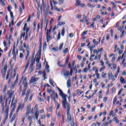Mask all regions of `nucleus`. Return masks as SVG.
<instances>
[{"mask_svg":"<svg viewBox=\"0 0 126 126\" xmlns=\"http://www.w3.org/2000/svg\"><path fill=\"white\" fill-rule=\"evenodd\" d=\"M105 70V66L102 67L99 70V71H103Z\"/></svg>","mask_w":126,"mask_h":126,"instance_id":"774afa93","label":"nucleus"},{"mask_svg":"<svg viewBox=\"0 0 126 126\" xmlns=\"http://www.w3.org/2000/svg\"><path fill=\"white\" fill-rule=\"evenodd\" d=\"M39 79H40L39 77L35 78V77L32 76L31 78L30 82V83H34V82H36V81H38Z\"/></svg>","mask_w":126,"mask_h":126,"instance_id":"6e6552de","label":"nucleus"},{"mask_svg":"<svg viewBox=\"0 0 126 126\" xmlns=\"http://www.w3.org/2000/svg\"><path fill=\"white\" fill-rule=\"evenodd\" d=\"M102 74H103V75H102V77L103 78H105V77H106V76H107V74H106V73H104V72H102Z\"/></svg>","mask_w":126,"mask_h":126,"instance_id":"5fc2aeb1","label":"nucleus"},{"mask_svg":"<svg viewBox=\"0 0 126 126\" xmlns=\"http://www.w3.org/2000/svg\"><path fill=\"white\" fill-rule=\"evenodd\" d=\"M15 54V44L13 45V51H12V55H14Z\"/></svg>","mask_w":126,"mask_h":126,"instance_id":"c9c22d12","label":"nucleus"},{"mask_svg":"<svg viewBox=\"0 0 126 126\" xmlns=\"http://www.w3.org/2000/svg\"><path fill=\"white\" fill-rule=\"evenodd\" d=\"M118 50H119V48H118V45H116L115 46V51H114V53H116L117 52V51H118Z\"/></svg>","mask_w":126,"mask_h":126,"instance_id":"a19ab883","label":"nucleus"},{"mask_svg":"<svg viewBox=\"0 0 126 126\" xmlns=\"http://www.w3.org/2000/svg\"><path fill=\"white\" fill-rule=\"evenodd\" d=\"M58 24L60 26H62V25H64V24H65V23L63 22H59Z\"/></svg>","mask_w":126,"mask_h":126,"instance_id":"79ce46f5","label":"nucleus"},{"mask_svg":"<svg viewBox=\"0 0 126 126\" xmlns=\"http://www.w3.org/2000/svg\"><path fill=\"white\" fill-rule=\"evenodd\" d=\"M124 81H125V79L123 76L120 77V82L121 83H124Z\"/></svg>","mask_w":126,"mask_h":126,"instance_id":"473e14b6","label":"nucleus"},{"mask_svg":"<svg viewBox=\"0 0 126 126\" xmlns=\"http://www.w3.org/2000/svg\"><path fill=\"white\" fill-rule=\"evenodd\" d=\"M113 122H116L117 124H119L120 123V121L118 120V117H114L113 118Z\"/></svg>","mask_w":126,"mask_h":126,"instance_id":"a878e982","label":"nucleus"},{"mask_svg":"<svg viewBox=\"0 0 126 126\" xmlns=\"http://www.w3.org/2000/svg\"><path fill=\"white\" fill-rule=\"evenodd\" d=\"M42 67V65H41V63H38L36 64V69H39V68H41Z\"/></svg>","mask_w":126,"mask_h":126,"instance_id":"b1692460","label":"nucleus"},{"mask_svg":"<svg viewBox=\"0 0 126 126\" xmlns=\"http://www.w3.org/2000/svg\"><path fill=\"white\" fill-rule=\"evenodd\" d=\"M117 96H115L113 99V105H115V104H116V102H117Z\"/></svg>","mask_w":126,"mask_h":126,"instance_id":"f704fd0d","label":"nucleus"},{"mask_svg":"<svg viewBox=\"0 0 126 126\" xmlns=\"http://www.w3.org/2000/svg\"><path fill=\"white\" fill-rule=\"evenodd\" d=\"M52 50L54 51V52H58L59 51V48L58 47H54L52 48Z\"/></svg>","mask_w":126,"mask_h":126,"instance_id":"4c0bfd02","label":"nucleus"},{"mask_svg":"<svg viewBox=\"0 0 126 126\" xmlns=\"http://www.w3.org/2000/svg\"><path fill=\"white\" fill-rule=\"evenodd\" d=\"M51 30H52V27H50L49 30H47V32L46 33H48L49 34H50L51 33Z\"/></svg>","mask_w":126,"mask_h":126,"instance_id":"e2e57ef3","label":"nucleus"},{"mask_svg":"<svg viewBox=\"0 0 126 126\" xmlns=\"http://www.w3.org/2000/svg\"><path fill=\"white\" fill-rule=\"evenodd\" d=\"M44 10H45V13H48L50 10V6L49 5H47V6H45V7L44 8Z\"/></svg>","mask_w":126,"mask_h":126,"instance_id":"f8f14e48","label":"nucleus"},{"mask_svg":"<svg viewBox=\"0 0 126 126\" xmlns=\"http://www.w3.org/2000/svg\"><path fill=\"white\" fill-rule=\"evenodd\" d=\"M48 20H47V17L45 16L44 20V23L46 24V25H48Z\"/></svg>","mask_w":126,"mask_h":126,"instance_id":"c756f323","label":"nucleus"},{"mask_svg":"<svg viewBox=\"0 0 126 126\" xmlns=\"http://www.w3.org/2000/svg\"><path fill=\"white\" fill-rule=\"evenodd\" d=\"M33 114V108L31 109V104H29L27 106V113L26 114V117H28L30 114Z\"/></svg>","mask_w":126,"mask_h":126,"instance_id":"20e7f679","label":"nucleus"},{"mask_svg":"<svg viewBox=\"0 0 126 126\" xmlns=\"http://www.w3.org/2000/svg\"><path fill=\"white\" fill-rule=\"evenodd\" d=\"M25 35H26L25 32H24V33H22L21 35L20 39H21L22 38V37L23 38H24V37H25Z\"/></svg>","mask_w":126,"mask_h":126,"instance_id":"603ef678","label":"nucleus"},{"mask_svg":"<svg viewBox=\"0 0 126 126\" xmlns=\"http://www.w3.org/2000/svg\"><path fill=\"white\" fill-rule=\"evenodd\" d=\"M45 67L47 72H50V69H49V67H50V66H49V65L46 64Z\"/></svg>","mask_w":126,"mask_h":126,"instance_id":"58836bf2","label":"nucleus"},{"mask_svg":"<svg viewBox=\"0 0 126 126\" xmlns=\"http://www.w3.org/2000/svg\"><path fill=\"white\" fill-rule=\"evenodd\" d=\"M14 84L18 83V76H17L15 81L14 82Z\"/></svg>","mask_w":126,"mask_h":126,"instance_id":"ea45409f","label":"nucleus"},{"mask_svg":"<svg viewBox=\"0 0 126 126\" xmlns=\"http://www.w3.org/2000/svg\"><path fill=\"white\" fill-rule=\"evenodd\" d=\"M126 52L125 51L124 54L122 55V59H124V57H126Z\"/></svg>","mask_w":126,"mask_h":126,"instance_id":"338daca9","label":"nucleus"},{"mask_svg":"<svg viewBox=\"0 0 126 126\" xmlns=\"http://www.w3.org/2000/svg\"><path fill=\"white\" fill-rule=\"evenodd\" d=\"M41 52H42V45H41V43H40L39 48V53L41 54Z\"/></svg>","mask_w":126,"mask_h":126,"instance_id":"e433bc0d","label":"nucleus"},{"mask_svg":"<svg viewBox=\"0 0 126 126\" xmlns=\"http://www.w3.org/2000/svg\"><path fill=\"white\" fill-rule=\"evenodd\" d=\"M47 92H48V93H52L53 94V92H54V91H53V90H52V89H47Z\"/></svg>","mask_w":126,"mask_h":126,"instance_id":"7c9ffc66","label":"nucleus"},{"mask_svg":"<svg viewBox=\"0 0 126 126\" xmlns=\"http://www.w3.org/2000/svg\"><path fill=\"white\" fill-rule=\"evenodd\" d=\"M28 66H29V60L28 61V63L25 66V69L24 70V72H26V70H27V69L28 68Z\"/></svg>","mask_w":126,"mask_h":126,"instance_id":"412c9836","label":"nucleus"},{"mask_svg":"<svg viewBox=\"0 0 126 126\" xmlns=\"http://www.w3.org/2000/svg\"><path fill=\"white\" fill-rule=\"evenodd\" d=\"M52 39V36L50 35V33L49 32L46 33V41L47 42H49L50 40Z\"/></svg>","mask_w":126,"mask_h":126,"instance_id":"9d476101","label":"nucleus"},{"mask_svg":"<svg viewBox=\"0 0 126 126\" xmlns=\"http://www.w3.org/2000/svg\"><path fill=\"white\" fill-rule=\"evenodd\" d=\"M26 28H28V27H27V23H25L23 28V30L24 31H25V30L26 29Z\"/></svg>","mask_w":126,"mask_h":126,"instance_id":"8fccbe9b","label":"nucleus"},{"mask_svg":"<svg viewBox=\"0 0 126 126\" xmlns=\"http://www.w3.org/2000/svg\"><path fill=\"white\" fill-rule=\"evenodd\" d=\"M57 88L60 92L59 94L60 96H61V97H62L63 99V100H62V103H64L65 102H67V101L66 100V97H67V95L66 94H65L63 92V91H62L61 89H60V88L57 87Z\"/></svg>","mask_w":126,"mask_h":126,"instance_id":"7ed1b4c3","label":"nucleus"},{"mask_svg":"<svg viewBox=\"0 0 126 126\" xmlns=\"http://www.w3.org/2000/svg\"><path fill=\"white\" fill-rule=\"evenodd\" d=\"M63 43H62L60 45V46H59L60 51H61L62 50V49H63Z\"/></svg>","mask_w":126,"mask_h":126,"instance_id":"a18cd8bd","label":"nucleus"},{"mask_svg":"<svg viewBox=\"0 0 126 126\" xmlns=\"http://www.w3.org/2000/svg\"><path fill=\"white\" fill-rule=\"evenodd\" d=\"M29 97V95H26V97H25V98L24 99V102H27V100H28Z\"/></svg>","mask_w":126,"mask_h":126,"instance_id":"de8ad7c7","label":"nucleus"},{"mask_svg":"<svg viewBox=\"0 0 126 126\" xmlns=\"http://www.w3.org/2000/svg\"><path fill=\"white\" fill-rule=\"evenodd\" d=\"M100 64H101V66H102V67L105 66V63H104V62L103 61H100Z\"/></svg>","mask_w":126,"mask_h":126,"instance_id":"4d7b16f0","label":"nucleus"},{"mask_svg":"<svg viewBox=\"0 0 126 126\" xmlns=\"http://www.w3.org/2000/svg\"><path fill=\"white\" fill-rule=\"evenodd\" d=\"M32 119H33V116H29L28 118V121H30V126H31V125H32L33 121H32Z\"/></svg>","mask_w":126,"mask_h":126,"instance_id":"9b49d317","label":"nucleus"},{"mask_svg":"<svg viewBox=\"0 0 126 126\" xmlns=\"http://www.w3.org/2000/svg\"><path fill=\"white\" fill-rule=\"evenodd\" d=\"M68 52V49L67 48H65L63 51L64 54H66Z\"/></svg>","mask_w":126,"mask_h":126,"instance_id":"052dcab7","label":"nucleus"},{"mask_svg":"<svg viewBox=\"0 0 126 126\" xmlns=\"http://www.w3.org/2000/svg\"><path fill=\"white\" fill-rule=\"evenodd\" d=\"M88 5L89 6H90V7H95V5L94 4H91V3H88Z\"/></svg>","mask_w":126,"mask_h":126,"instance_id":"c03bdc74","label":"nucleus"},{"mask_svg":"<svg viewBox=\"0 0 126 126\" xmlns=\"http://www.w3.org/2000/svg\"><path fill=\"white\" fill-rule=\"evenodd\" d=\"M10 73V72L8 71L6 77V79H8V77L9 76V74Z\"/></svg>","mask_w":126,"mask_h":126,"instance_id":"0e129e2a","label":"nucleus"},{"mask_svg":"<svg viewBox=\"0 0 126 126\" xmlns=\"http://www.w3.org/2000/svg\"><path fill=\"white\" fill-rule=\"evenodd\" d=\"M71 86V80L69 78L68 80L67 81V87L68 88H69Z\"/></svg>","mask_w":126,"mask_h":126,"instance_id":"ddd939ff","label":"nucleus"},{"mask_svg":"<svg viewBox=\"0 0 126 126\" xmlns=\"http://www.w3.org/2000/svg\"><path fill=\"white\" fill-rule=\"evenodd\" d=\"M36 62L37 63H40V57L36 58Z\"/></svg>","mask_w":126,"mask_h":126,"instance_id":"69168bd1","label":"nucleus"},{"mask_svg":"<svg viewBox=\"0 0 126 126\" xmlns=\"http://www.w3.org/2000/svg\"><path fill=\"white\" fill-rule=\"evenodd\" d=\"M8 101H9V103H10V102L11 101V97H10L9 98H6V103H5V104H6V103H7V102H8Z\"/></svg>","mask_w":126,"mask_h":126,"instance_id":"09e8293b","label":"nucleus"},{"mask_svg":"<svg viewBox=\"0 0 126 126\" xmlns=\"http://www.w3.org/2000/svg\"><path fill=\"white\" fill-rule=\"evenodd\" d=\"M76 6H79L80 4L81 3V1H80L79 0H76Z\"/></svg>","mask_w":126,"mask_h":126,"instance_id":"bb28decb","label":"nucleus"},{"mask_svg":"<svg viewBox=\"0 0 126 126\" xmlns=\"http://www.w3.org/2000/svg\"><path fill=\"white\" fill-rule=\"evenodd\" d=\"M54 10H56V11H58V12H60V11H62V10H63V8H58V7L54 6Z\"/></svg>","mask_w":126,"mask_h":126,"instance_id":"aec40b11","label":"nucleus"},{"mask_svg":"<svg viewBox=\"0 0 126 126\" xmlns=\"http://www.w3.org/2000/svg\"><path fill=\"white\" fill-rule=\"evenodd\" d=\"M17 101H15L13 102H12L11 106H13V107H15V105H16V103Z\"/></svg>","mask_w":126,"mask_h":126,"instance_id":"680f3d73","label":"nucleus"},{"mask_svg":"<svg viewBox=\"0 0 126 126\" xmlns=\"http://www.w3.org/2000/svg\"><path fill=\"white\" fill-rule=\"evenodd\" d=\"M36 22H33V30L34 31L36 30Z\"/></svg>","mask_w":126,"mask_h":126,"instance_id":"864d4df0","label":"nucleus"},{"mask_svg":"<svg viewBox=\"0 0 126 126\" xmlns=\"http://www.w3.org/2000/svg\"><path fill=\"white\" fill-rule=\"evenodd\" d=\"M39 114H40V112H39L38 110H36L34 114L36 120H38V118L39 117Z\"/></svg>","mask_w":126,"mask_h":126,"instance_id":"dca6fc26","label":"nucleus"},{"mask_svg":"<svg viewBox=\"0 0 126 126\" xmlns=\"http://www.w3.org/2000/svg\"><path fill=\"white\" fill-rule=\"evenodd\" d=\"M61 63H62V62L61 61H58V66H60V67H63V68L65 67V65H62Z\"/></svg>","mask_w":126,"mask_h":126,"instance_id":"4be33fe9","label":"nucleus"},{"mask_svg":"<svg viewBox=\"0 0 126 126\" xmlns=\"http://www.w3.org/2000/svg\"><path fill=\"white\" fill-rule=\"evenodd\" d=\"M63 106L65 109L67 110V118L68 121H71V115H70V112H69V110H70V106L69 105V103H67V101L63 103Z\"/></svg>","mask_w":126,"mask_h":126,"instance_id":"f257e3e1","label":"nucleus"},{"mask_svg":"<svg viewBox=\"0 0 126 126\" xmlns=\"http://www.w3.org/2000/svg\"><path fill=\"white\" fill-rule=\"evenodd\" d=\"M27 80V78L26 77H25L23 80V84L24 87H27V86L28 85L27 81L26 80Z\"/></svg>","mask_w":126,"mask_h":126,"instance_id":"4468645a","label":"nucleus"},{"mask_svg":"<svg viewBox=\"0 0 126 126\" xmlns=\"http://www.w3.org/2000/svg\"><path fill=\"white\" fill-rule=\"evenodd\" d=\"M61 34H62V36H64V28H63Z\"/></svg>","mask_w":126,"mask_h":126,"instance_id":"49530a36","label":"nucleus"},{"mask_svg":"<svg viewBox=\"0 0 126 126\" xmlns=\"http://www.w3.org/2000/svg\"><path fill=\"white\" fill-rule=\"evenodd\" d=\"M25 104L24 103L21 104L20 106L18 108V110H21V111H22L24 108Z\"/></svg>","mask_w":126,"mask_h":126,"instance_id":"f3484780","label":"nucleus"},{"mask_svg":"<svg viewBox=\"0 0 126 126\" xmlns=\"http://www.w3.org/2000/svg\"><path fill=\"white\" fill-rule=\"evenodd\" d=\"M111 4L113 5V7L117 8V5L114 2H111Z\"/></svg>","mask_w":126,"mask_h":126,"instance_id":"2f4dec72","label":"nucleus"},{"mask_svg":"<svg viewBox=\"0 0 126 126\" xmlns=\"http://www.w3.org/2000/svg\"><path fill=\"white\" fill-rule=\"evenodd\" d=\"M1 108H2V112L5 113L7 117H8V111H9V107L7 105V103H5L4 105V103H2L1 104Z\"/></svg>","mask_w":126,"mask_h":126,"instance_id":"f03ea898","label":"nucleus"},{"mask_svg":"<svg viewBox=\"0 0 126 126\" xmlns=\"http://www.w3.org/2000/svg\"><path fill=\"white\" fill-rule=\"evenodd\" d=\"M26 51H27V55L26 56V60H27V59H28V57L30 55V52H29V48H27Z\"/></svg>","mask_w":126,"mask_h":126,"instance_id":"6ab92c4d","label":"nucleus"},{"mask_svg":"<svg viewBox=\"0 0 126 126\" xmlns=\"http://www.w3.org/2000/svg\"><path fill=\"white\" fill-rule=\"evenodd\" d=\"M112 72H109L108 73V76L109 77V79H111V76L112 75Z\"/></svg>","mask_w":126,"mask_h":126,"instance_id":"6e6d98bb","label":"nucleus"},{"mask_svg":"<svg viewBox=\"0 0 126 126\" xmlns=\"http://www.w3.org/2000/svg\"><path fill=\"white\" fill-rule=\"evenodd\" d=\"M93 42L94 45H95V46H97V45H98V41H96L95 39H94Z\"/></svg>","mask_w":126,"mask_h":126,"instance_id":"72a5a7b5","label":"nucleus"},{"mask_svg":"<svg viewBox=\"0 0 126 126\" xmlns=\"http://www.w3.org/2000/svg\"><path fill=\"white\" fill-rule=\"evenodd\" d=\"M50 97L53 98L54 102H56V99H58L59 95H58V94L56 93L55 91H53V93L50 94Z\"/></svg>","mask_w":126,"mask_h":126,"instance_id":"423d86ee","label":"nucleus"},{"mask_svg":"<svg viewBox=\"0 0 126 126\" xmlns=\"http://www.w3.org/2000/svg\"><path fill=\"white\" fill-rule=\"evenodd\" d=\"M26 89H27V87H24V90L22 91V96H25L26 92Z\"/></svg>","mask_w":126,"mask_h":126,"instance_id":"a211bd4d","label":"nucleus"},{"mask_svg":"<svg viewBox=\"0 0 126 126\" xmlns=\"http://www.w3.org/2000/svg\"><path fill=\"white\" fill-rule=\"evenodd\" d=\"M109 116H112V117H116V113H114V111L111 110L109 113Z\"/></svg>","mask_w":126,"mask_h":126,"instance_id":"5701e85b","label":"nucleus"},{"mask_svg":"<svg viewBox=\"0 0 126 126\" xmlns=\"http://www.w3.org/2000/svg\"><path fill=\"white\" fill-rule=\"evenodd\" d=\"M49 83H50V84L52 85V86H53V87H55V85H54V81L53 80H52L51 79H50Z\"/></svg>","mask_w":126,"mask_h":126,"instance_id":"393cba45","label":"nucleus"},{"mask_svg":"<svg viewBox=\"0 0 126 126\" xmlns=\"http://www.w3.org/2000/svg\"><path fill=\"white\" fill-rule=\"evenodd\" d=\"M16 118V114H14V115L13 116L12 118L11 119V123H12V122H13V121L15 120Z\"/></svg>","mask_w":126,"mask_h":126,"instance_id":"cd10ccee","label":"nucleus"},{"mask_svg":"<svg viewBox=\"0 0 126 126\" xmlns=\"http://www.w3.org/2000/svg\"><path fill=\"white\" fill-rule=\"evenodd\" d=\"M6 70H7V64H5L4 65L3 68L1 70V73L3 74L2 78H5V74L6 73Z\"/></svg>","mask_w":126,"mask_h":126,"instance_id":"39448f33","label":"nucleus"},{"mask_svg":"<svg viewBox=\"0 0 126 126\" xmlns=\"http://www.w3.org/2000/svg\"><path fill=\"white\" fill-rule=\"evenodd\" d=\"M87 32H88V31H85L82 34V36L83 37V36L86 35L87 34Z\"/></svg>","mask_w":126,"mask_h":126,"instance_id":"bf43d9fd","label":"nucleus"},{"mask_svg":"<svg viewBox=\"0 0 126 126\" xmlns=\"http://www.w3.org/2000/svg\"><path fill=\"white\" fill-rule=\"evenodd\" d=\"M63 73L64 76H65L66 79H67V76H68V75L69 74V71H65V70L64 69H63V71L61 72V74H63Z\"/></svg>","mask_w":126,"mask_h":126,"instance_id":"0eeeda50","label":"nucleus"},{"mask_svg":"<svg viewBox=\"0 0 126 126\" xmlns=\"http://www.w3.org/2000/svg\"><path fill=\"white\" fill-rule=\"evenodd\" d=\"M21 23H22V21H20L17 24V27H19L20 25H21Z\"/></svg>","mask_w":126,"mask_h":126,"instance_id":"3c124183","label":"nucleus"},{"mask_svg":"<svg viewBox=\"0 0 126 126\" xmlns=\"http://www.w3.org/2000/svg\"><path fill=\"white\" fill-rule=\"evenodd\" d=\"M7 88V86L5 85L4 87L3 88V93H4V92H5V91H6V89Z\"/></svg>","mask_w":126,"mask_h":126,"instance_id":"13d9d810","label":"nucleus"},{"mask_svg":"<svg viewBox=\"0 0 126 126\" xmlns=\"http://www.w3.org/2000/svg\"><path fill=\"white\" fill-rule=\"evenodd\" d=\"M83 16L84 18L83 19L80 20V22H83V23H84V22H88V20H87V17H86V16L84 15Z\"/></svg>","mask_w":126,"mask_h":126,"instance_id":"1a4fd4ad","label":"nucleus"},{"mask_svg":"<svg viewBox=\"0 0 126 126\" xmlns=\"http://www.w3.org/2000/svg\"><path fill=\"white\" fill-rule=\"evenodd\" d=\"M10 17L12 18V25H13V23L14 22V17L13 16V13L11 11L10 12Z\"/></svg>","mask_w":126,"mask_h":126,"instance_id":"2eb2a0df","label":"nucleus"},{"mask_svg":"<svg viewBox=\"0 0 126 126\" xmlns=\"http://www.w3.org/2000/svg\"><path fill=\"white\" fill-rule=\"evenodd\" d=\"M94 54H95L96 55H98V54H99V51L98 50H96V49H94Z\"/></svg>","mask_w":126,"mask_h":126,"instance_id":"37998d69","label":"nucleus"},{"mask_svg":"<svg viewBox=\"0 0 126 126\" xmlns=\"http://www.w3.org/2000/svg\"><path fill=\"white\" fill-rule=\"evenodd\" d=\"M42 74H43V77L44 78V80H45V79H47V77H46V72L45 71H43L42 72Z\"/></svg>","mask_w":126,"mask_h":126,"instance_id":"c85d7f7f","label":"nucleus"}]
</instances>
